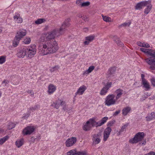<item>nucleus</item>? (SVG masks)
<instances>
[{"instance_id":"f257e3e1","label":"nucleus","mask_w":155,"mask_h":155,"mask_svg":"<svg viewBox=\"0 0 155 155\" xmlns=\"http://www.w3.org/2000/svg\"><path fill=\"white\" fill-rule=\"evenodd\" d=\"M62 35L59 29L56 28L48 32L47 33L43 34L40 39L41 42L48 41L47 43H42L39 47V53L41 55H47L49 54L55 53L58 49V44L55 41H51L55 37Z\"/></svg>"},{"instance_id":"f03ea898","label":"nucleus","mask_w":155,"mask_h":155,"mask_svg":"<svg viewBox=\"0 0 155 155\" xmlns=\"http://www.w3.org/2000/svg\"><path fill=\"white\" fill-rule=\"evenodd\" d=\"M149 55L152 57L146 59V61L149 64L155 65V50H150ZM150 68L152 70L155 69V66H151Z\"/></svg>"},{"instance_id":"7ed1b4c3","label":"nucleus","mask_w":155,"mask_h":155,"mask_svg":"<svg viewBox=\"0 0 155 155\" xmlns=\"http://www.w3.org/2000/svg\"><path fill=\"white\" fill-rule=\"evenodd\" d=\"M26 56L29 58L33 57L36 53V46L34 45H31L28 48L26 47Z\"/></svg>"},{"instance_id":"20e7f679","label":"nucleus","mask_w":155,"mask_h":155,"mask_svg":"<svg viewBox=\"0 0 155 155\" xmlns=\"http://www.w3.org/2000/svg\"><path fill=\"white\" fill-rule=\"evenodd\" d=\"M115 96L113 94L108 95L105 99V105L110 106L116 104V100L114 99Z\"/></svg>"},{"instance_id":"39448f33","label":"nucleus","mask_w":155,"mask_h":155,"mask_svg":"<svg viewBox=\"0 0 155 155\" xmlns=\"http://www.w3.org/2000/svg\"><path fill=\"white\" fill-rule=\"evenodd\" d=\"M71 21V19L70 18H67L63 22L61 27L59 29V31L61 32L62 35L64 34L66 30V28L70 25L69 22Z\"/></svg>"},{"instance_id":"423d86ee","label":"nucleus","mask_w":155,"mask_h":155,"mask_svg":"<svg viewBox=\"0 0 155 155\" xmlns=\"http://www.w3.org/2000/svg\"><path fill=\"white\" fill-rule=\"evenodd\" d=\"M144 136V133L139 132L136 134V144L139 142L140 145H145L146 143V140L142 141Z\"/></svg>"},{"instance_id":"0eeeda50","label":"nucleus","mask_w":155,"mask_h":155,"mask_svg":"<svg viewBox=\"0 0 155 155\" xmlns=\"http://www.w3.org/2000/svg\"><path fill=\"white\" fill-rule=\"evenodd\" d=\"M35 130V128L32 126H28L22 131V133L24 135H30Z\"/></svg>"},{"instance_id":"6e6552de","label":"nucleus","mask_w":155,"mask_h":155,"mask_svg":"<svg viewBox=\"0 0 155 155\" xmlns=\"http://www.w3.org/2000/svg\"><path fill=\"white\" fill-rule=\"evenodd\" d=\"M77 138L75 137H72L68 139L66 141L65 144L67 147H70L73 146L77 141Z\"/></svg>"},{"instance_id":"1a4fd4ad","label":"nucleus","mask_w":155,"mask_h":155,"mask_svg":"<svg viewBox=\"0 0 155 155\" xmlns=\"http://www.w3.org/2000/svg\"><path fill=\"white\" fill-rule=\"evenodd\" d=\"M26 34V31L25 30L20 29L17 31L15 36L18 38L19 39L21 40Z\"/></svg>"},{"instance_id":"9d476101","label":"nucleus","mask_w":155,"mask_h":155,"mask_svg":"<svg viewBox=\"0 0 155 155\" xmlns=\"http://www.w3.org/2000/svg\"><path fill=\"white\" fill-rule=\"evenodd\" d=\"M111 130V129L110 127H108L105 129L104 133L103 139L104 141H106L107 140Z\"/></svg>"},{"instance_id":"9b49d317","label":"nucleus","mask_w":155,"mask_h":155,"mask_svg":"<svg viewBox=\"0 0 155 155\" xmlns=\"http://www.w3.org/2000/svg\"><path fill=\"white\" fill-rule=\"evenodd\" d=\"M151 0H148L147 1V5H145V6H146V7L145 8L144 11V13L146 15H147L149 14L152 8V5L151 4Z\"/></svg>"},{"instance_id":"f8f14e48","label":"nucleus","mask_w":155,"mask_h":155,"mask_svg":"<svg viewBox=\"0 0 155 155\" xmlns=\"http://www.w3.org/2000/svg\"><path fill=\"white\" fill-rule=\"evenodd\" d=\"M68 155H86L85 151H77L75 150H72L67 152Z\"/></svg>"},{"instance_id":"ddd939ff","label":"nucleus","mask_w":155,"mask_h":155,"mask_svg":"<svg viewBox=\"0 0 155 155\" xmlns=\"http://www.w3.org/2000/svg\"><path fill=\"white\" fill-rule=\"evenodd\" d=\"M64 102L63 101H61L60 100L58 99V100L53 102V104L51 105V106H53L56 109H58L61 105H64Z\"/></svg>"},{"instance_id":"4468645a","label":"nucleus","mask_w":155,"mask_h":155,"mask_svg":"<svg viewBox=\"0 0 155 155\" xmlns=\"http://www.w3.org/2000/svg\"><path fill=\"white\" fill-rule=\"evenodd\" d=\"M26 56V47L21 49L17 54V56L20 58H23Z\"/></svg>"},{"instance_id":"2eb2a0df","label":"nucleus","mask_w":155,"mask_h":155,"mask_svg":"<svg viewBox=\"0 0 155 155\" xmlns=\"http://www.w3.org/2000/svg\"><path fill=\"white\" fill-rule=\"evenodd\" d=\"M87 89V88L84 85H83L81 86L78 89L77 92L75 93V96H76L78 94L79 95H82Z\"/></svg>"},{"instance_id":"dca6fc26","label":"nucleus","mask_w":155,"mask_h":155,"mask_svg":"<svg viewBox=\"0 0 155 155\" xmlns=\"http://www.w3.org/2000/svg\"><path fill=\"white\" fill-rule=\"evenodd\" d=\"M147 1H143L139 2L136 5V9H140L147 5Z\"/></svg>"},{"instance_id":"f3484780","label":"nucleus","mask_w":155,"mask_h":155,"mask_svg":"<svg viewBox=\"0 0 155 155\" xmlns=\"http://www.w3.org/2000/svg\"><path fill=\"white\" fill-rule=\"evenodd\" d=\"M95 36L94 35H90L85 37L86 41L84 42L85 45H88L90 42L92 41L94 39Z\"/></svg>"},{"instance_id":"a211bd4d","label":"nucleus","mask_w":155,"mask_h":155,"mask_svg":"<svg viewBox=\"0 0 155 155\" xmlns=\"http://www.w3.org/2000/svg\"><path fill=\"white\" fill-rule=\"evenodd\" d=\"M108 118L107 117H105L103 118L101 120L98 122L97 123V126L96 127L101 126L104 124L108 120Z\"/></svg>"},{"instance_id":"6ab92c4d","label":"nucleus","mask_w":155,"mask_h":155,"mask_svg":"<svg viewBox=\"0 0 155 155\" xmlns=\"http://www.w3.org/2000/svg\"><path fill=\"white\" fill-rule=\"evenodd\" d=\"M24 140L23 138L17 140L15 142V144L18 148L21 147L24 143Z\"/></svg>"},{"instance_id":"aec40b11","label":"nucleus","mask_w":155,"mask_h":155,"mask_svg":"<svg viewBox=\"0 0 155 155\" xmlns=\"http://www.w3.org/2000/svg\"><path fill=\"white\" fill-rule=\"evenodd\" d=\"M56 87L52 84H50L48 87V92L49 94L53 93L56 90Z\"/></svg>"},{"instance_id":"412c9836","label":"nucleus","mask_w":155,"mask_h":155,"mask_svg":"<svg viewBox=\"0 0 155 155\" xmlns=\"http://www.w3.org/2000/svg\"><path fill=\"white\" fill-rule=\"evenodd\" d=\"M123 90L120 88L117 89L115 91V93L117 94L116 97V100L118 99L123 94L122 92Z\"/></svg>"},{"instance_id":"4be33fe9","label":"nucleus","mask_w":155,"mask_h":155,"mask_svg":"<svg viewBox=\"0 0 155 155\" xmlns=\"http://www.w3.org/2000/svg\"><path fill=\"white\" fill-rule=\"evenodd\" d=\"M131 110V108L129 107H126L123 108L122 110V114L124 116L126 115Z\"/></svg>"},{"instance_id":"5701e85b","label":"nucleus","mask_w":155,"mask_h":155,"mask_svg":"<svg viewBox=\"0 0 155 155\" xmlns=\"http://www.w3.org/2000/svg\"><path fill=\"white\" fill-rule=\"evenodd\" d=\"M13 18L18 23H21L22 22V19L20 17L19 14H17V15L14 16Z\"/></svg>"},{"instance_id":"b1692460","label":"nucleus","mask_w":155,"mask_h":155,"mask_svg":"<svg viewBox=\"0 0 155 155\" xmlns=\"http://www.w3.org/2000/svg\"><path fill=\"white\" fill-rule=\"evenodd\" d=\"M20 40H21L18 39V38L15 36L13 41V46L14 47H17L18 45Z\"/></svg>"},{"instance_id":"393cba45","label":"nucleus","mask_w":155,"mask_h":155,"mask_svg":"<svg viewBox=\"0 0 155 155\" xmlns=\"http://www.w3.org/2000/svg\"><path fill=\"white\" fill-rule=\"evenodd\" d=\"M89 124L90 121H87L83 127V129L84 130L87 131L90 130L91 127Z\"/></svg>"},{"instance_id":"a878e982","label":"nucleus","mask_w":155,"mask_h":155,"mask_svg":"<svg viewBox=\"0 0 155 155\" xmlns=\"http://www.w3.org/2000/svg\"><path fill=\"white\" fill-rule=\"evenodd\" d=\"M116 70L115 67H112L108 70L107 73L109 76H110L114 74Z\"/></svg>"},{"instance_id":"bb28decb","label":"nucleus","mask_w":155,"mask_h":155,"mask_svg":"<svg viewBox=\"0 0 155 155\" xmlns=\"http://www.w3.org/2000/svg\"><path fill=\"white\" fill-rule=\"evenodd\" d=\"M142 83L145 88L148 90L150 88L149 83L145 79H143Z\"/></svg>"},{"instance_id":"cd10ccee","label":"nucleus","mask_w":155,"mask_h":155,"mask_svg":"<svg viewBox=\"0 0 155 155\" xmlns=\"http://www.w3.org/2000/svg\"><path fill=\"white\" fill-rule=\"evenodd\" d=\"M146 119L147 120L149 121L155 118V114L154 112L151 113L147 117Z\"/></svg>"},{"instance_id":"c85d7f7f","label":"nucleus","mask_w":155,"mask_h":155,"mask_svg":"<svg viewBox=\"0 0 155 155\" xmlns=\"http://www.w3.org/2000/svg\"><path fill=\"white\" fill-rule=\"evenodd\" d=\"M8 138L9 136L7 135L0 138V145H2L6 140H8Z\"/></svg>"},{"instance_id":"c756f323","label":"nucleus","mask_w":155,"mask_h":155,"mask_svg":"<svg viewBox=\"0 0 155 155\" xmlns=\"http://www.w3.org/2000/svg\"><path fill=\"white\" fill-rule=\"evenodd\" d=\"M88 121H90V124H91L92 127H94L95 126H97V123H98V122H97L95 121V118H92L90 119Z\"/></svg>"},{"instance_id":"7c9ffc66","label":"nucleus","mask_w":155,"mask_h":155,"mask_svg":"<svg viewBox=\"0 0 155 155\" xmlns=\"http://www.w3.org/2000/svg\"><path fill=\"white\" fill-rule=\"evenodd\" d=\"M137 44L138 45L140 46L145 47L147 48L150 47V45L149 44L147 43L138 42L137 43Z\"/></svg>"},{"instance_id":"2f4dec72","label":"nucleus","mask_w":155,"mask_h":155,"mask_svg":"<svg viewBox=\"0 0 155 155\" xmlns=\"http://www.w3.org/2000/svg\"><path fill=\"white\" fill-rule=\"evenodd\" d=\"M46 20L44 18H40L36 20L35 23L36 24H39L44 22Z\"/></svg>"},{"instance_id":"473e14b6","label":"nucleus","mask_w":155,"mask_h":155,"mask_svg":"<svg viewBox=\"0 0 155 155\" xmlns=\"http://www.w3.org/2000/svg\"><path fill=\"white\" fill-rule=\"evenodd\" d=\"M93 144H97L99 143L100 142L101 140L99 138H93Z\"/></svg>"},{"instance_id":"72a5a7b5","label":"nucleus","mask_w":155,"mask_h":155,"mask_svg":"<svg viewBox=\"0 0 155 155\" xmlns=\"http://www.w3.org/2000/svg\"><path fill=\"white\" fill-rule=\"evenodd\" d=\"M128 125L129 124L127 123L123 126L119 132V134H120L122 132H123L126 129V128L128 126Z\"/></svg>"},{"instance_id":"f704fd0d","label":"nucleus","mask_w":155,"mask_h":155,"mask_svg":"<svg viewBox=\"0 0 155 155\" xmlns=\"http://www.w3.org/2000/svg\"><path fill=\"white\" fill-rule=\"evenodd\" d=\"M39 105H35L34 107H30L29 109V110L33 112L34 111L36 110L37 109L39 108Z\"/></svg>"},{"instance_id":"c9c22d12","label":"nucleus","mask_w":155,"mask_h":155,"mask_svg":"<svg viewBox=\"0 0 155 155\" xmlns=\"http://www.w3.org/2000/svg\"><path fill=\"white\" fill-rule=\"evenodd\" d=\"M112 84L111 82H108L105 85L104 87L108 91L109 88L111 87Z\"/></svg>"},{"instance_id":"e433bc0d","label":"nucleus","mask_w":155,"mask_h":155,"mask_svg":"<svg viewBox=\"0 0 155 155\" xmlns=\"http://www.w3.org/2000/svg\"><path fill=\"white\" fill-rule=\"evenodd\" d=\"M15 124L13 123L10 122L8 123V129L11 130L14 128L15 126Z\"/></svg>"},{"instance_id":"4c0bfd02","label":"nucleus","mask_w":155,"mask_h":155,"mask_svg":"<svg viewBox=\"0 0 155 155\" xmlns=\"http://www.w3.org/2000/svg\"><path fill=\"white\" fill-rule=\"evenodd\" d=\"M107 90L104 87L101 91L100 94L101 95H105L107 92Z\"/></svg>"},{"instance_id":"58836bf2","label":"nucleus","mask_w":155,"mask_h":155,"mask_svg":"<svg viewBox=\"0 0 155 155\" xmlns=\"http://www.w3.org/2000/svg\"><path fill=\"white\" fill-rule=\"evenodd\" d=\"M140 50L142 52L147 53L148 55H149L150 50L143 48H140Z\"/></svg>"},{"instance_id":"ea45409f","label":"nucleus","mask_w":155,"mask_h":155,"mask_svg":"<svg viewBox=\"0 0 155 155\" xmlns=\"http://www.w3.org/2000/svg\"><path fill=\"white\" fill-rule=\"evenodd\" d=\"M102 17L103 18V20L107 22H110V19H111L110 17H107L106 16H104L102 15Z\"/></svg>"},{"instance_id":"a19ab883","label":"nucleus","mask_w":155,"mask_h":155,"mask_svg":"<svg viewBox=\"0 0 155 155\" xmlns=\"http://www.w3.org/2000/svg\"><path fill=\"white\" fill-rule=\"evenodd\" d=\"M6 56H0V64H2L5 61Z\"/></svg>"},{"instance_id":"79ce46f5","label":"nucleus","mask_w":155,"mask_h":155,"mask_svg":"<svg viewBox=\"0 0 155 155\" xmlns=\"http://www.w3.org/2000/svg\"><path fill=\"white\" fill-rule=\"evenodd\" d=\"M59 68V67L58 65H56L54 67L51 68L50 70L51 72H53L58 70Z\"/></svg>"},{"instance_id":"37998d69","label":"nucleus","mask_w":155,"mask_h":155,"mask_svg":"<svg viewBox=\"0 0 155 155\" xmlns=\"http://www.w3.org/2000/svg\"><path fill=\"white\" fill-rule=\"evenodd\" d=\"M31 41L30 38L29 37H28L25 39L23 41L25 44H28L30 43Z\"/></svg>"},{"instance_id":"c03bdc74","label":"nucleus","mask_w":155,"mask_h":155,"mask_svg":"<svg viewBox=\"0 0 155 155\" xmlns=\"http://www.w3.org/2000/svg\"><path fill=\"white\" fill-rule=\"evenodd\" d=\"M90 2L87 1L86 2H83L81 4V7H87L90 5Z\"/></svg>"},{"instance_id":"a18cd8bd","label":"nucleus","mask_w":155,"mask_h":155,"mask_svg":"<svg viewBox=\"0 0 155 155\" xmlns=\"http://www.w3.org/2000/svg\"><path fill=\"white\" fill-rule=\"evenodd\" d=\"M115 42L119 46L122 47L124 46V44L120 40L119 38L118 39L117 41H116Z\"/></svg>"},{"instance_id":"49530a36","label":"nucleus","mask_w":155,"mask_h":155,"mask_svg":"<svg viewBox=\"0 0 155 155\" xmlns=\"http://www.w3.org/2000/svg\"><path fill=\"white\" fill-rule=\"evenodd\" d=\"M129 142L131 143H136V135L134 136V137L133 138L129 140Z\"/></svg>"},{"instance_id":"de8ad7c7","label":"nucleus","mask_w":155,"mask_h":155,"mask_svg":"<svg viewBox=\"0 0 155 155\" xmlns=\"http://www.w3.org/2000/svg\"><path fill=\"white\" fill-rule=\"evenodd\" d=\"M131 24L130 22H125L123 24H122L120 25V27H126V26H129Z\"/></svg>"},{"instance_id":"09e8293b","label":"nucleus","mask_w":155,"mask_h":155,"mask_svg":"<svg viewBox=\"0 0 155 155\" xmlns=\"http://www.w3.org/2000/svg\"><path fill=\"white\" fill-rule=\"evenodd\" d=\"M115 122V120H114L110 121L108 123L107 125L109 127L112 126L114 124Z\"/></svg>"},{"instance_id":"8fccbe9b","label":"nucleus","mask_w":155,"mask_h":155,"mask_svg":"<svg viewBox=\"0 0 155 155\" xmlns=\"http://www.w3.org/2000/svg\"><path fill=\"white\" fill-rule=\"evenodd\" d=\"M101 136V134L100 132L98 133L97 134H94L93 135V138H99Z\"/></svg>"},{"instance_id":"3c124183","label":"nucleus","mask_w":155,"mask_h":155,"mask_svg":"<svg viewBox=\"0 0 155 155\" xmlns=\"http://www.w3.org/2000/svg\"><path fill=\"white\" fill-rule=\"evenodd\" d=\"M94 67L93 66H91L89 67L87 70L89 73H91L94 69Z\"/></svg>"},{"instance_id":"603ef678","label":"nucleus","mask_w":155,"mask_h":155,"mask_svg":"<svg viewBox=\"0 0 155 155\" xmlns=\"http://www.w3.org/2000/svg\"><path fill=\"white\" fill-rule=\"evenodd\" d=\"M82 3L81 2V0H78L76 1V3L79 6L81 7V4H82Z\"/></svg>"},{"instance_id":"864d4df0","label":"nucleus","mask_w":155,"mask_h":155,"mask_svg":"<svg viewBox=\"0 0 155 155\" xmlns=\"http://www.w3.org/2000/svg\"><path fill=\"white\" fill-rule=\"evenodd\" d=\"M151 81L152 85L155 87V78H152L151 79Z\"/></svg>"},{"instance_id":"5fc2aeb1","label":"nucleus","mask_w":155,"mask_h":155,"mask_svg":"<svg viewBox=\"0 0 155 155\" xmlns=\"http://www.w3.org/2000/svg\"><path fill=\"white\" fill-rule=\"evenodd\" d=\"M112 39L114 41L116 42V41L119 39V38L117 36L114 35L113 36Z\"/></svg>"},{"instance_id":"6e6d98bb","label":"nucleus","mask_w":155,"mask_h":155,"mask_svg":"<svg viewBox=\"0 0 155 155\" xmlns=\"http://www.w3.org/2000/svg\"><path fill=\"white\" fill-rule=\"evenodd\" d=\"M120 110H119L117 111H116L113 114V116H116L117 115L119 114L120 113Z\"/></svg>"},{"instance_id":"4d7b16f0","label":"nucleus","mask_w":155,"mask_h":155,"mask_svg":"<svg viewBox=\"0 0 155 155\" xmlns=\"http://www.w3.org/2000/svg\"><path fill=\"white\" fill-rule=\"evenodd\" d=\"M144 155H155V152L151 151Z\"/></svg>"},{"instance_id":"13d9d810","label":"nucleus","mask_w":155,"mask_h":155,"mask_svg":"<svg viewBox=\"0 0 155 155\" xmlns=\"http://www.w3.org/2000/svg\"><path fill=\"white\" fill-rule=\"evenodd\" d=\"M89 73H90L87 70L83 72V75H87V74H88Z\"/></svg>"},{"instance_id":"bf43d9fd","label":"nucleus","mask_w":155,"mask_h":155,"mask_svg":"<svg viewBox=\"0 0 155 155\" xmlns=\"http://www.w3.org/2000/svg\"><path fill=\"white\" fill-rule=\"evenodd\" d=\"M82 18L83 20L84 21H87L88 20V18L86 16H83V17H82Z\"/></svg>"},{"instance_id":"052dcab7","label":"nucleus","mask_w":155,"mask_h":155,"mask_svg":"<svg viewBox=\"0 0 155 155\" xmlns=\"http://www.w3.org/2000/svg\"><path fill=\"white\" fill-rule=\"evenodd\" d=\"M30 115V113H28V114H26L25 115V116L23 117H26V118H28V117H29V116Z\"/></svg>"},{"instance_id":"680f3d73","label":"nucleus","mask_w":155,"mask_h":155,"mask_svg":"<svg viewBox=\"0 0 155 155\" xmlns=\"http://www.w3.org/2000/svg\"><path fill=\"white\" fill-rule=\"evenodd\" d=\"M83 31L85 32H86L88 31V28H83Z\"/></svg>"},{"instance_id":"e2e57ef3","label":"nucleus","mask_w":155,"mask_h":155,"mask_svg":"<svg viewBox=\"0 0 155 155\" xmlns=\"http://www.w3.org/2000/svg\"><path fill=\"white\" fill-rule=\"evenodd\" d=\"M32 91H31V90H28V91H27V92L28 93H29V94H31V93H32Z\"/></svg>"},{"instance_id":"0e129e2a","label":"nucleus","mask_w":155,"mask_h":155,"mask_svg":"<svg viewBox=\"0 0 155 155\" xmlns=\"http://www.w3.org/2000/svg\"><path fill=\"white\" fill-rule=\"evenodd\" d=\"M77 16L80 18H82V16L80 14H78L77 15Z\"/></svg>"},{"instance_id":"69168bd1","label":"nucleus","mask_w":155,"mask_h":155,"mask_svg":"<svg viewBox=\"0 0 155 155\" xmlns=\"http://www.w3.org/2000/svg\"><path fill=\"white\" fill-rule=\"evenodd\" d=\"M144 75L143 74H141V78L142 79V81L143 80V79H145L144 78Z\"/></svg>"},{"instance_id":"338daca9","label":"nucleus","mask_w":155,"mask_h":155,"mask_svg":"<svg viewBox=\"0 0 155 155\" xmlns=\"http://www.w3.org/2000/svg\"><path fill=\"white\" fill-rule=\"evenodd\" d=\"M4 131L2 129H0V134L3 133V132Z\"/></svg>"},{"instance_id":"774afa93","label":"nucleus","mask_w":155,"mask_h":155,"mask_svg":"<svg viewBox=\"0 0 155 155\" xmlns=\"http://www.w3.org/2000/svg\"><path fill=\"white\" fill-rule=\"evenodd\" d=\"M63 109L64 110H65L67 109L66 106H64L63 108Z\"/></svg>"}]
</instances>
